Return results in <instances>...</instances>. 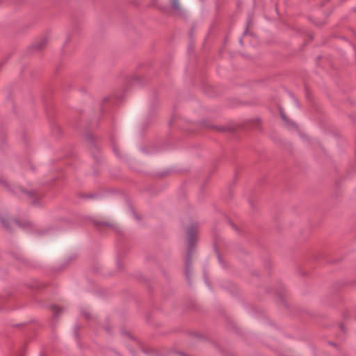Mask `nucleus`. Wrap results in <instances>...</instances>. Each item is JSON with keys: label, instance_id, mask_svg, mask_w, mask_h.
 Masks as SVG:
<instances>
[{"label": "nucleus", "instance_id": "2", "mask_svg": "<svg viewBox=\"0 0 356 356\" xmlns=\"http://www.w3.org/2000/svg\"><path fill=\"white\" fill-rule=\"evenodd\" d=\"M280 113L283 120H286V116L284 115V113L282 111L280 112Z\"/></svg>", "mask_w": 356, "mask_h": 356}, {"label": "nucleus", "instance_id": "1", "mask_svg": "<svg viewBox=\"0 0 356 356\" xmlns=\"http://www.w3.org/2000/svg\"><path fill=\"white\" fill-rule=\"evenodd\" d=\"M188 234V243H189V244H191L194 239V234L193 233V231L189 230Z\"/></svg>", "mask_w": 356, "mask_h": 356}, {"label": "nucleus", "instance_id": "3", "mask_svg": "<svg viewBox=\"0 0 356 356\" xmlns=\"http://www.w3.org/2000/svg\"><path fill=\"white\" fill-rule=\"evenodd\" d=\"M0 220H1V222H2V224H3L4 226H6V222L3 220V219H2L1 218H0Z\"/></svg>", "mask_w": 356, "mask_h": 356}, {"label": "nucleus", "instance_id": "4", "mask_svg": "<svg viewBox=\"0 0 356 356\" xmlns=\"http://www.w3.org/2000/svg\"><path fill=\"white\" fill-rule=\"evenodd\" d=\"M174 1H175V2L173 3V6L175 8H177V0H174Z\"/></svg>", "mask_w": 356, "mask_h": 356}]
</instances>
